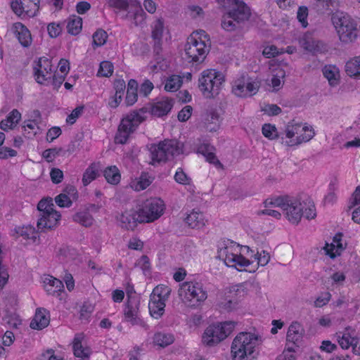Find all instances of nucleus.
Instances as JSON below:
<instances>
[{"label":"nucleus","mask_w":360,"mask_h":360,"mask_svg":"<svg viewBox=\"0 0 360 360\" xmlns=\"http://www.w3.org/2000/svg\"><path fill=\"white\" fill-rule=\"evenodd\" d=\"M338 6V0H317L315 4L316 9L320 13H332Z\"/></svg>","instance_id":"nucleus-37"},{"label":"nucleus","mask_w":360,"mask_h":360,"mask_svg":"<svg viewBox=\"0 0 360 360\" xmlns=\"http://www.w3.org/2000/svg\"><path fill=\"white\" fill-rule=\"evenodd\" d=\"M72 349L74 355L82 360L89 359L91 350L87 345L85 335L83 333L75 335L72 341Z\"/></svg>","instance_id":"nucleus-21"},{"label":"nucleus","mask_w":360,"mask_h":360,"mask_svg":"<svg viewBox=\"0 0 360 360\" xmlns=\"http://www.w3.org/2000/svg\"><path fill=\"white\" fill-rule=\"evenodd\" d=\"M65 79V75H58L56 74L55 72H53V76L51 77L50 81H47V84H45L44 85H49L51 84L53 86L54 89H58L63 82H64Z\"/></svg>","instance_id":"nucleus-61"},{"label":"nucleus","mask_w":360,"mask_h":360,"mask_svg":"<svg viewBox=\"0 0 360 360\" xmlns=\"http://www.w3.org/2000/svg\"><path fill=\"white\" fill-rule=\"evenodd\" d=\"M224 8H231L228 13L241 23L249 20L251 16L250 8L242 0H217Z\"/></svg>","instance_id":"nucleus-14"},{"label":"nucleus","mask_w":360,"mask_h":360,"mask_svg":"<svg viewBox=\"0 0 360 360\" xmlns=\"http://www.w3.org/2000/svg\"><path fill=\"white\" fill-rule=\"evenodd\" d=\"M21 119V114H11L6 119L1 122V129L8 131L13 129Z\"/></svg>","instance_id":"nucleus-52"},{"label":"nucleus","mask_w":360,"mask_h":360,"mask_svg":"<svg viewBox=\"0 0 360 360\" xmlns=\"http://www.w3.org/2000/svg\"><path fill=\"white\" fill-rule=\"evenodd\" d=\"M300 46L313 54L323 53L328 51L326 44L315 40L310 34L306 33L299 39Z\"/></svg>","instance_id":"nucleus-20"},{"label":"nucleus","mask_w":360,"mask_h":360,"mask_svg":"<svg viewBox=\"0 0 360 360\" xmlns=\"http://www.w3.org/2000/svg\"><path fill=\"white\" fill-rule=\"evenodd\" d=\"M304 330L297 321L292 322L288 330L286 335V345L300 347L304 336Z\"/></svg>","instance_id":"nucleus-23"},{"label":"nucleus","mask_w":360,"mask_h":360,"mask_svg":"<svg viewBox=\"0 0 360 360\" xmlns=\"http://www.w3.org/2000/svg\"><path fill=\"white\" fill-rule=\"evenodd\" d=\"M174 341L172 334L164 332H158L154 334L153 338V343L155 346L159 347H166Z\"/></svg>","instance_id":"nucleus-38"},{"label":"nucleus","mask_w":360,"mask_h":360,"mask_svg":"<svg viewBox=\"0 0 360 360\" xmlns=\"http://www.w3.org/2000/svg\"><path fill=\"white\" fill-rule=\"evenodd\" d=\"M331 20L341 41L344 43L352 42L358 37L359 32L358 24L348 14L336 11L333 13Z\"/></svg>","instance_id":"nucleus-3"},{"label":"nucleus","mask_w":360,"mask_h":360,"mask_svg":"<svg viewBox=\"0 0 360 360\" xmlns=\"http://www.w3.org/2000/svg\"><path fill=\"white\" fill-rule=\"evenodd\" d=\"M92 37L93 46L98 47L105 44L108 34L103 29H98L94 33Z\"/></svg>","instance_id":"nucleus-55"},{"label":"nucleus","mask_w":360,"mask_h":360,"mask_svg":"<svg viewBox=\"0 0 360 360\" xmlns=\"http://www.w3.org/2000/svg\"><path fill=\"white\" fill-rule=\"evenodd\" d=\"M262 132L264 136L269 140L280 139L281 141V131L278 132L277 128L274 124H264L262 126Z\"/></svg>","instance_id":"nucleus-49"},{"label":"nucleus","mask_w":360,"mask_h":360,"mask_svg":"<svg viewBox=\"0 0 360 360\" xmlns=\"http://www.w3.org/2000/svg\"><path fill=\"white\" fill-rule=\"evenodd\" d=\"M107 4L110 8L114 9L115 13L121 11H129V8H132L137 4L136 0H107Z\"/></svg>","instance_id":"nucleus-33"},{"label":"nucleus","mask_w":360,"mask_h":360,"mask_svg":"<svg viewBox=\"0 0 360 360\" xmlns=\"http://www.w3.org/2000/svg\"><path fill=\"white\" fill-rule=\"evenodd\" d=\"M174 105V101L167 97L157 98L152 103H149L150 112H169Z\"/></svg>","instance_id":"nucleus-30"},{"label":"nucleus","mask_w":360,"mask_h":360,"mask_svg":"<svg viewBox=\"0 0 360 360\" xmlns=\"http://www.w3.org/2000/svg\"><path fill=\"white\" fill-rule=\"evenodd\" d=\"M262 343V337L255 333L240 332L231 345L232 360H252L257 358Z\"/></svg>","instance_id":"nucleus-1"},{"label":"nucleus","mask_w":360,"mask_h":360,"mask_svg":"<svg viewBox=\"0 0 360 360\" xmlns=\"http://www.w3.org/2000/svg\"><path fill=\"white\" fill-rule=\"evenodd\" d=\"M266 205L279 207L292 224H298L302 217V204L297 198L290 196L269 198L266 199Z\"/></svg>","instance_id":"nucleus-5"},{"label":"nucleus","mask_w":360,"mask_h":360,"mask_svg":"<svg viewBox=\"0 0 360 360\" xmlns=\"http://www.w3.org/2000/svg\"><path fill=\"white\" fill-rule=\"evenodd\" d=\"M308 15V9L306 6H300L298 8L297 18L298 20L302 23L304 27H306L308 25L307 18Z\"/></svg>","instance_id":"nucleus-63"},{"label":"nucleus","mask_w":360,"mask_h":360,"mask_svg":"<svg viewBox=\"0 0 360 360\" xmlns=\"http://www.w3.org/2000/svg\"><path fill=\"white\" fill-rule=\"evenodd\" d=\"M342 234L337 233L333 237V240L330 243H326L324 247L326 254L329 255L331 258H334L338 255H340L345 248L342 242Z\"/></svg>","instance_id":"nucleus-27"},{"label":"nucleus","mask_w":360,"mask_h":360,"mask_svg":"<svg viewBox=\"0 0 360 360\" xmlns=\"http://www.w3.org/2000/svg\"><path fill=\"white\" fill-rule=\"evenodd\" d=\"M152 178L147 173H142L139 176L132 179L129 183L130 187L136 191L146 189L152 183Z\"/></svg>","instance_id":"nucleus-34"},{"label":"nucleus","mask_w":360,"mask_h":360,"mask_svg":"<svg viewBox=\"0 0 360 360\" xmlns=\"http://www.w3.org/2000/svg\"><path fill=\"white\" fill-rule=\"evenodd\" d=\"M285 77V72L281 68L276 69L271 79V85L274 90L278 91L281 86V79Z\"/></svg>","instance_id":"nucleus-57"},{"label":"nucleus","mask_w":360,"mask_h":360,"mask_svg":"<svg viewBox=\"0 0 360 360\" xmlns=\"http://www.w3.org/2000/svg\"><path fill=\"white\" fill-rule=\"evenodd\" d=\"M299 347L295 346L286 345L282 353V358L283 360H297L296 353Z\"/></svg>","instance_id":"nucleus-58"},{"label":"nucleus","mask_w":360,"mask_h":360,"mask_svg":"<svg viewBox=\"0 0 360 360\" xmlns=\"http://www.w3.org/2000/svg\"><path fill=\"white\" fill-rule=\"evenodd\" d=\"M240 249L242 245L236 242L229 239L222 240L217 245V257L223 261L226 266L229 263L233 264V257L237 253H240Z\"/></svg>","instance_id":"nucleus-16"},{"label":"nucleus","mask_w":360,"mask_h":360,"mask_svg":"<svg viewBox=\"0 0 360 360\" xmlns=\"http://www.w3.org/2000/svg\"><path fill=\"white\" fill-rule=\"evenodd\" d=\"M37 210L39 215L37 227L39 231L51 230L59 225L61 215L56 210L51 198L41 200L37 205Z\"/></svg>","instance_id":"nucleus-4"},{"label":"nucleus","mask_w":360,"mask_h":360,"mask_svg":"<svg viewBox=\"0 0 360 360\" xmlns=\"http://www.w3.org/2000/svg\"><path fill=\"white\" fill-rule=\"evenodd\" d=\"M345 72L349 77H360V56L346 63Z\"/></svg>","instance_id":"nucleus-45"},{"label":"nucleus","mask_w":360,"mask_h":360,"mask_svg":"<svg viewBox=\"0 0 360 360\" xmlns=\"http://www.w3.org/2000/svg\"><path fill=\"white\" fill-rule=\"evenodd\" d=\"M151 37L153 40H162L164 32V22L162 19H157L151 26Z\"/></svg>","instance_id":"nucleus-53"},{"label":"nucleus","mask_w":360,"mask_h":360,"mask_svg":"<svg viewBox=\"0 0 360 360\" xmlns=\"http://www.w3.org/2000/svg\"><path fill=\"white\" fill-rule=\"evenodd\" d=\"M240 253L234 256L233 263H229L227 266L235 268L238 271H248L249 258L252 255V250L247 245H242Z\"/></svg>","instance_id":"nucleus-22"},{"label":"nucleus","mask_w":360,"mask_h":360,"mask_svg":"<svg viewBox=\"0 0 360 360\" xmlns=\"http://www.w3.org/2000/svg\"><path fill=\"white\" fill-rule=\"evenodd\" d=\"M113 69V65L112 63L109 61H103L100 63L97 76L108 77L112 75Z\"/></svg>","instance_id":"nucleus-56"},{"label":"nucleus","mask_w":360,"mask_h":360,"mask_svg":"<svg viewBox=\"0 0 360 360\" xmlns=\"http://www.w3.org/2000/svg\"><path fill=\"white\" fill-rule=\"evenodd\" d=\"M322 72L330 86H335L339 84L340 70L335 65H326L323 67Z\"/></svg>","instance_id":"nucleus-35"},{"label":"nucleus","mask_w":360,"mask_h":360,"mask_svg":"<svg viewBox=\"0 0 360 360\" xmlns=\"http://www.w3.org/2000/svg\"><path fill=\"white\" fill-rule=\"evenodd\" d=\"M49 322L50 316L48 311L44 309H39L30 323V327L32 329L41 330L48 326Z\"/></svg>","instance_id":"nucleus-29"},{"label":"nucleus","mask_w":360,"mask_h":360,"mask_svg":"<svg viewBox=\"0 0 360 360\" xmlns=\"http://www.w3.org/2000/svg\"><path fill=\"white\" fill-rule=\"evenodd\" d=\"M40 0H20V9L30 17L37 15Z\"/></svg>","instance_id":"nucleus-43"},{"label":"nucleus","mask_w":360,"mask_h":360,"mask_svg":"<svg viewBox=\"0 0 360 360\" xmlns=\"http://www.w3.org/2000/svg\"><path fill=\"white\" fill-rule=\"evenodd\" d=\"M249 259L248 271L255 272L259 266H264L269 263L270 256L266 251L262 250L260 252H255L252 250V255Z\"/></svg>","instance_id":"nucleus-25"},{"label":"nucleus","mask_w":360,"mask_h":360,"mask_svg":"<svg viewBox=\"0 0 360 360\" xmlns=\"http://www.w3.org/2000/svg\"><path fill=\"white\" fill-rule=\"evenodd\" d=\"M43 286L46 292L51 295L58 296L63 290V282L50 275H45L43 278Z\"/></svg>","instance_id":"nucleus-26"},{"label":"nucleus","mask_w":360,"mask_h":360,"mask_svg":"<svg viewBox=\"0 0 360 360\" xmlns=\"http://www.w3.org/2000/svg\"><path fill=\"white\" fill-rule=\"evenodd\" d=\"M165 205L160 198L147 200L138 210L139 223H151L158 219L164 213Z\"/></svg>","instance_id":"nucleus-11"},{"label":"nucleus","mask_w":360,"mask_h":360,"mask_svg":"<svg viewBox=\"0 0 360 360\" xmlns=\"http://www.w3.org/2000/svg\"><path fill=\"white\" fill-rule=\"evenodd\" d=\"M53 72L51 61L49 58L41 57L34 62L33 74L37 83L44 85L47 84Z\"/></svg>","instance_id":"nucleus-17"},{"label":"nucleus","mask_w":360,"mask_h":360,"mask_svg":"<svg viewBox=\"0 0 360 360\" xmlns=\"http://www.w3.org/2000/svg\"><path fill=\"white\" fill-rule=\"evenodd\" d=\"M206 129L210 131H216L219 126V117L218 114H206Z\"/></svg>","instance_id":"nucleus-54"},{"label":"nucleus","mask_w":360,"mask_h":360,"mask_svg":"<svg viewBox=\"0 0 360 360\" xmlns=\"http://www.w3.org/2000/svg\"><path fill=\"white\" fill-rule=\"evenodd\" d=\"M301 202L302 204V216H304L308 219H314L316 216L314 202L311 199L307 198Z\"/></svg>","instance_id":"nucleus-51"},{"label":"nucleus","mask_w":360,"mask_h":360,"mask_svg":"<svg viewBox=\"0 0 360 360\" xmlns=\"http://www.w3.org/2000/svg\"><path fill=\"white\" fill-rule=\"evenodd\" d=\"M179 295L181 301L191 307L200 306L207 297L203 285L197 281H186L181 283Z\"/></svg>","instance_id":"nucleus-7"},{"label":"nucleus","mask_w":360,"mask_h":360,"mask_svg":"<svg viewBox=\"0 0 360 360\" xmlns=\"http://www.w3.org/2000/svg\"><path fill=\"white\" fill-rule=\"evenodd\" d=\"M15 35L24 47H28L32 43V37L29 30L21 22L15 24Z\"/></svg>","instance_id":"nucleus-31"},{"label":"nucleus","mask_w":360,"mask_h":360,"mask_svg":"<svg viewBox=\"0 0 360 360\" xmlns=\"http://www.w3.org/2000/svg\"><path fill=\"white\" fill-rule=\"evenodd\" d=\"M22 127L24 131L30 136L36 135L39 129L38 123L35 120L25 121Z\"/></svg>","instance_id":"nucleus-59"},{"label":"nucleus","mask_w":360,"mask_h":360,"mask_svg":"<svg viewBox=\"0 0 360 360\" xmlns=\"http://www.w3.org/2000/svg\"><path fill=\"white\" fill-rule=\"evenodd\" d=\"M259 88V83L258 82L242 77L234 82L232 92L238 97H248L255 95Z\"/></svg>","instance_id":"nucleus-18"},{"label":"nucleus","mask_w":360,"mask_h":360,"mask_svg":"<svg viewBox=\"0 0 360 360\" xmlns=\"http://www.w3.org/2000/svg\"><path fill=\"white\" fill-rule=\"evenodd\" d=\"M120 226L126 229H134L138 221V210H126L117 217Z\"/></svg>","instance_id":"nucleus-28"},{"label":"nucleus","mask_w":360,"mask_h":360,"mask_svg":"<svg viewBox=\"0 0 360 360\" xmlns=\"http://www.w3.org/2000/svg\"><path fill=\"white\" fill-rule=\"evenodd\" d=\"M47 30L49 35L51 38L57 37L62 31V28L59 24L55 22L49 23L47 26Z\"/></svg>","instance_id":"nucleus-64"},{"label":"nucleus","mask_w":360,"mask_h":360,"mask_svg":"<svg viewBox=\"0 0 360 360\" xmlns=\"http://www.w3.org/2000/svg\"><path fill=\"white\" fill-rule=\"evenodd\" d=\"M197 150L198 153H200L205 156L206 160L210 163L214 165L219 163L214 154L215 148L212 146L204 143L198 147Z\"/></svg>","instance_id":"nucleus-41"},{"label":"nucleus","mask_w":360,"mask_h":360,"mask_svg":"<svg viewBox=\"0 0 360 360\" xmlns=\"http://www.w3.org/2000/svg\"><path fill=\"white\" fill-rule=\"evenodd\" d=\"M315 134L311 124L292 120L281 128V144L287 147H297L309 142Z\"/></svg>","instance_id":"nucleus-2"},{"label":"nucleus","mask_w":360,"mask_h":360,"mask_svg":"<svg viewBox=\"0 0 360 360\" xmlns=\"http://www.w3.org/2000/svg\"><path fill=\"white\" fill-rule=\"evenodd\" d=\"M136 266L140 268L143 272L146 274L150 271V262L147 256L141 257L135 264Z\"/></svg>","instance_id":"nucleus-60"},{"label":"nucleus","mask_w":360,"mask_h":360,"mask_svg":"<svg viewBox=\"0 0 360 360\" xmlns=\"http://www.w3.org/2000/svg\"><path fill=\"white\" fill-rule=\"evenodd\" d=\"M182 84V77L177 75H172L169 77L165 84V89L167 91H176Z\"/></svg>","instance_id":"nucleus-50"},{"label":"nucleus","mask_w":360,"mask_h":360,"mask_svg":"<svg viewBox=\"0 0 360 360\" xmlns=\"http://www.w3.org/2000/svg\"><path fill=\"white\" fill-rule=\"evenodd\" d=\"M75 222L82 226L90 227L94 224V219L88 210H82L77 212L72 217Z\"/></svg>","instance_id":"nucleus-36"},{"label":"nucleus","mask_w":360,"mask_h":360,"mask_svg":"<svg viewBox=\"0 0 360 360\" xmlns=\"http://www.w3.org/2000/svg\"><path fill=\"white\" fill-rule=\"evenodd\" d=\"M124 320L132 325L146 326L145 321L141 319L139 312V302L136 299H129L124 309Z\"/></svg>","instance_id":"nucleus-19"},{"label":"nucleus","mask_w":360,"mask_h":360,"mask_svg":"<svg viewBox=\"0 0 360 360\" xmlns=\"http://www.w3.org/2000/svg\"><path fill=\"white\" fill-rule=\"evenodd\" d=\"M209 47L205 41L193 37H188L184 49L186 60L189 63L202 62L209 52Z\"/></svg>","instance_id":"nucleus-13"},{"label":"nucleus","mask_w":360,"mask_h":360,"mask_svg":"<svg viewBox=\"0 0 360 360\" xmlns=\"http://www.w3.org/2000/svg\"><path fill=\"white\" fill-rule=\"evenodd\" d=\"M184 221L190 228L200 229L205 226L207 219L202 212L193 209L186 213Z\"/></svg>","instance_id":"nucleus-24"},{"label":"nucleus","mask_w":360,"mask_h":360,"mask_svg":"<svg viewBox=\"0 0 360 360\" xmlns=\"http://www.w3.org/2000/svg\"><path fill=\"white\" fill-rule=\"evenodd\" d=\"M153 162H162L183 153V145L176 140H165L150 148Z\"/></svg>","instance_id":"nucleus-10"},{"label":"nucleus","mask_w":360,"mask_h":360,"mask_svg":"<svg viewBox=\"0 0 360 360\" xmlns=\"http://www.w3.org/2000/svg\"><path fill=\"white\" fill-rule=\"evenodd\" d=\"M170 292V288L165 285H159L153 289L148 303V309L152 317L158 319L164 314L166 302Z\"/></svg>","instance_id":"nucleus-9"},{"label":"nucleus","mask_w":360,"mask_h":360,"mask_svg":"<svg viewBox=\"0 0 360 360\" xmlns=\"http://www.w3.org/2000/svg\"><path fill=\"white\" fill-rule=\"evenodd\" d=\"M82 27V18L77 15H73L68 18L67 24V30L69 34L72 35H77L81 32Z\"/></svg>","instance_id":"nucleus-47"},{"label":"nucleus","mask_w":360,"mask_h":360,"mask_svg":"<svg viewBox=\"0 0 360 360\" xmlns=\"http://www.w3.org/2000/svg\"><path fill=\"white\" fill-rule=\"evenodd\" d=\"M100 166L98 163H91L84 171L82 176V184L84 186L89 185L98 176Z\"/></svg>","instance_id":"nucleus-39"},{"label":"nucleus","mask_w":360,"mask_h":360,"mask_svg":"<svg viewBox=\"0 0 360 360\" xmlns=\"http://www.w3.org/2000/svg\"><path fill=\"white\" fill-rule=\"evenodd\" d=\"M174 180L178 184L188 186L190 192H194V186L192 184L191 178L185 173L182 168H177L174 174Z\"/></svg>","instance_id":"nucleus-48"},{"label":"nucleus","mask_w":360,"mask_h":360,"mask_svg":"<svg viewBox=\"0 0 360 360\" xmlns=\"http://www.w3.org/2000/svg\"><path fill=\"white\" fill-rule=\"evenodd\" d=\"M55 201L56 204L61 207H69L72 205V200L64 193H61L56 197Z\"/></svg>","instance_id":"nucleus-62"},{"label":"nucleus","mask_w":360,"mask_h":360,"mask_svg":"<svg viewBox=\"0 0 360 360\" xmlns=\"http://www.w3.org/2000/svg\"><path fill=\"white\" fill-rule=\"evenodd\" d=\"M143 120L144 118L140 114H126L121 120L115 137V142L120 144L126 143L129 135L136 129Z\"/></svg>","instance_id":"nucleus-12"},{"label":"nucleus","mask_w":360,"mask_h":360,"mask_svg":"<svg viewBox=\"0 0 360 360\" xmlns=\"http://www.w3.org/2000/svg\"><path fill=\"white\" fill-rule=\"evenodd\" d=\"M336 339L342 349L352 348L354 354L360 355V339L354 329L348 327L337 333Z\"/></svg>","instance_id":"nucleus-15"},{"label":"nucleus","mask_w":360,"mask_h":360,"mask_svg":"<svg viewBox=\"0 0 360 360\" xmlns=\"http://www.w3.org/2000/svg\"><path fill=\"white\" fill-rule=\"evenodd\" d=\"M15 230L18 237H22L25 240L35 242L39 238V233L32 226H19Z\"/></svg>","instance_id":"nucleus-40"},{"label":"nucleus","mask_w":360,"mask_h":360,"mask_svg":"<svg viewBox=\"0 0 360 360\" xmlns=\"http://www.w3.org/2000/svg\"><path fill=\"white\" fill-rule=\"evenodd\" d=\"M225 82L223 73L214 69H208L202 72L198 79V88L207 98L217 96Z\"/></svg>","instance_id":"nucleus-6"},{"label":"nucleus","mask_w":360,"mask_h":360,"mask_svg":"<svg viewBox=\"0 0 360 360\" xmlns=\"http://www.w3.org/2000/svg\"><path fill=\"white\" fill-rule=\"evenodd\" d=\"M106 181L112 185L117 184L121 179L120 170L116 166L108 167L103 172Z\"/></svg>","instance_id":"nucleus-46"},{"label":"nucleus","mask_w":360,"mask_h":360,"mask_svg":"<svg viewBox=\"0 0 360 360\" xmlns=\"http://www.w3.org/2000/svg\"><path fill=\"white\" fill-rule=\"evenodd\" d=\"M235 326L236 323L233 321H224L210 325L205 330L202 342L209 347L215 346L230 335Z\"/></svg>","instance_id":"nucleus-8"},{"label":"nucleus","mask_w":360,"mask_h":360,"mask_svg":"<svg viewBox=\"0 0 360 360\" xmlns=\"http://www.w3.org/2000/svg\"><path fill=\"white\" fill-rule=\"evenodd\" d=\"M138 82L135 79H130L128 82L127 89V96L125 102L127 105H134L138 98Z\"/></svg>","instance_id":"nucleus-42"},{"label":"nucleus","mask_w":360,"mask_h":360,"mask_svg":"<svg viewBox=\"0 0 360 360\" xmlns=\"http://www.w3.org/2000/svg\"><path fill=\"white\" fill-rule=\"evenodd\" d=\"M242 23L236 20L230 13L226 12L222 17L221 27L228 32L235 31L240 27Z\"/></svg>","instance_id":"nucleus-44"},{"label":"nucleus","mask_w":360,"mask_h":360,"mask_svg":"<svg viewBox=\"0 0 360 360\" xmlns=\"http://www.w3.org/2000/svg\"><path fill=\"white\" fill-rule=\"evenodd\" d=\"M133 8L134 9L132 12L129 11L126 14L122 16V18L124 20L132 18L134 24L138 26L143 24L144 22L146 13L138 1L137 4H135Z\"/></svg>","instance_id":"nucleus-32"}]
</instances>
